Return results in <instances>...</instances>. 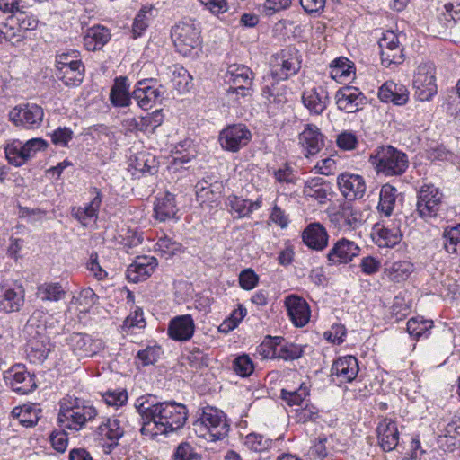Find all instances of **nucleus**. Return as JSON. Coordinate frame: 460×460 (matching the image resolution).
Segmentation results:
<instances>
[{"instance_id": "f257e3e1", "label": "nucleus", "mask_w": 460, "mask_h": 460, "mask_svg": "<svg viewBox=\"0 0 460 460\" xmlns=\"http://www.w3.org/2000/svg\"><path fill=\"white\" fill-rule=\"evenodd\" d=\"M135 407L141 416V434L151 438L181 429L188 419L184 404L174 401L158 402L152 394L137 398Z\"/></svg>"}, {"instance_id": "f03ea898", "label": "nucleus", "mask_w": 460, "mask_h": 460, "mask_svg": "<svg viewBox=\"0 0 460 460\" xmlns=\"http://www.w3.org/2000/svg\"><path fill=\"white\" fill-rule=\"evenodd\" d=\"M443 194L433 184H424L418 190L416 212L429 224L444 220L446 217Z\"/></svg>"}, {"instance_id": "7ed1b4c3", "label": "nucleus", "mask_w": 460, "mask_h": 460, "mask_svg": "<svg viewBox=\"0 0 460 460\" xmlns=\"http://www.w3.org/2000/svg\"><path fill=\"white\" fill-rule=\"evenodd\" d=\"M369 162L377 173L385 176H399L405 172L409 165L406 154L393 147H378L369 157Z\"/></svg>"}, {"instance_id": "20e7f679", "label": "nucleus", "mask_w": 460, "mask_h": 460, "mask_svg": "<svg viewBox=\"0 0 460 460\" xmlns=\"http://www.w3.org/2000/svg\"><path fill=\"white\" fill-rule=\"evenodd\" d=\"M193 429L199 437L211 441L225 438L229 432V425L226 422L223 411L213 407L202 410L200 416L192 423Z\"/></svg>"}, {"instance_id": "39448f33", "label": "nucleus", "mask_w": 460, "mask_h": 460, "mask_svg": "<svg viewBox=\"0 0 460 460\" xmlns=\"http://www.w3.org/2000/svg\"><path fill=\"white\" fill-rule=\"evenodd\" d=\"M301 62L299 51L295 47L288 46L271 57L270 73L264 76V80L268 81L270 78L276 81L287 80L298 73Z\"/></svg>"}, {"instance_id": "423d86ee", "label": "nucleus", "mask_w": 460, "mask_h": 460, "mask_svg": "<svg viewBox=\"0 0 460 460\" xmlns=\"http://www.w3.org/2000/svg\"><path fill=\"white\" fill-rule=\"evenodd\" d=\"M96 416L97 411L93 406L80 403L79 399L75 398L69 402V405L61 403L58 421L63 429L80 430Z\"/></svg>"}, {"instance_id": "0eeeda50", "label": "nucleus", "mask_w": 460, "mask_h": 460, "mask_svg": "<svg viewBox=\"0 0 460 460\" xmlns=\"http://www.w3.org/2000/svg\"><path fill=\"white\" fill-rule=\"evenodd\" d=\"M412 84L415 97L420 102L429 101L437 94L436 68L432 62H422L417 66Z\"/></svg>"}, {"instance_id": "6e6552de", "label": "nucleus", "mask_w": 460, "mask_h": 460, "mask_svg": "<svg viewBox=\"0 0 460 460\" xmlns=\"http://www.w3.org/2000/svg\"><path fill=\"white\" fill-rule=\"evenodd\" d=\"M200 29L193 21H183L172 30V39L177 51L188 56L199 45Z\"/></svg>"}, {"instance_id": "1a4fd4ad", "label": "nucleus", "mask_w": 460, "mask_h": 460, "mask_svg": "<svg viewBox=\"0 0 460 460\" xmlns=\"http://www.w3.org/2000/svg\"><path fill=\"white\" fill-rule=\"evenodd\" d=\"M400 218L383 220L374 225L372 238L379 247L392 248L402 239Z\"/></svg>"}, {"instance_id": "9d476101", "label": "nucleus", "mask_w": 460, "mask_h": 460, "mask_svg": "<svg viewBox=\"0 0 460 460\" xmlns=\"http://www.w3.org/2000/svg\"><path fill=\"white\" fill-rule=\"evenodd\" d=\"M251 139V131L246 125L242 123L227 126L219 135L222 148L231 152H237L246 146Z\"/></svg>"}, {"instance_id": "9b49d317", "label": "nucleus", "mask_w": 460, "mask_h": 460, "mask_svg": "<svg viewBox=\"0 0 460 460\" xmlns=\"http://www.w3.org/2000/svg\"><path fill=\"white\" fill-rule=\"evenodd\" d=\"M43 109L34 103L16 106L9 113L10 119L16 126H22L25 128H40L43 121Z\"/></svg>"}, {"instance_id": "f8f14e48", "label": "nucleus", "mask_w": 460, "mask_h": 460, "mask_svg": "<svg viewBox=\"0 0 460 460\" xmlns=\"http://www.w3.org/2000/svg\"><path fill=\"white\" fill-rule=\"evenodd\" d=\"M6 383L20 394H27L36 389L34 375H31L23 365L13 366L4 375Z\"/></svg>"}, {"instance_id": "ddd939ff", "label": "nucleus", "mask_w": 460, "mask_h": 460, "mask_svg": "<svg viewBox=\"0 0 460 460\" xmlns=\"http://www.w3.org/2000/svg\"><path fill=\"white\" fill-rule=\"evenodd\" d=\"M25 290L22 285H0V312H18L23 306Z\"/></svg>"}, {"instance_id": "4468645a", "label": "nucleus", "mask_w": 460, "mask_h": 460, "mask_svg": "<svg viewBox=\"0 0 460 460\" xmlns=\"http://www.w3.org/2000/svg\"><path fill=\"white\" fill-rule=\"evenodd\" d=\"M336 104L339 110L348 113L358 111L367 104V97L359 89L352 86L340 88L335 94Z\"/></svg>"}, {"instance_id": "2eb2a0df", "label": "nucleus", "mask_w": 460, "mask_h": 460, "mask_svg": "<svg viewBox=\"0 0 460 460\" xmlns=\"http://www.w3.org/2000/svg\"><path fill=\"white\" fill-rule=\"evenodd\" d=\"M67 342L73 352L80 358L93 357L104 349L102 340H93L90 335L79 332L72 333Z\"/></svg>"}, {"instance_id": "dca6fc26", "label": "nucleus", "mask_w": 460, "mask_h": 460, "mask_svg": "<svg viewBox=\"0 0 460 460\" xmlns=\"http://www.w3.org/2000/svg\"><path fill=\"white\" fill-rule=\"evenodd\" d=\"M298 143L305 157L314 156L324 146V136L320 128L314 124H306L298 136Z\"/></svg>"}, {"instance_id": "f3484780", "label": "nucleus", "mask_w": 460, "mask_h": 460, "mask_svg": "<svg viewBox=\"0 0 460 460\" xmlns=\"http://www.w3.org/2000/svg\"><path fill=\"white\" fill-rule=\"evenodd\" d=\"M331 221L340 229L350 230L358 228L363 218L359 210L354 208L349 201H345L332 215Z\"/></svg>"}, {"instance_id": "a211bd4d", "label": "nucleus", "mask_w": 460, "mask_h": 460, "mask_svg": "<svg viewBox=\"0 0 460 460\" xmlns=\"http://www.w3.org/2000/svg\"><path fill=\"white\" fill-rule=\"evenodd\" d=\"M30 338L27 341V353L35 361H44L51 350L49 338L39 330L34 332L32 325L26 327Z\"/></svg>"}, {"instance_id": "6ab92c4d", "label": "nucleus", "mask_w": 460, "mask_h": 460, "mask_svg": "<svg viewBox=\"0 0 460 460\" xmlns=\"http://www.w3.org/2000/svg\"><path fill=\"white\" fill-rule=\"evenodd\" d=\"M360 248L346 238L338 240L329 251L327 260L330 265L348 263L358 256Z\"/></svg>"}, {"instance_id": "aec40b11", "label": "nucleus", "mask_w": 460, "mask_h": 460, "mask_svg": "<svg viewBox=\"0 0 460 460\" xmlns=\"http://www.w3.org/2000/svg\"><path fill=\"white\" fill-rule=\"evenodd\" d=\"M285 306L292 323L296 327H303L308 323L311 310L308 303L297 295H289L285 298Z\"/></svg>"}, {"instance_id": "412c9836", "label": "nucleus", "mask_w": 460, "mask_h": 460, "mask_svg": "<svg viewBox=\"0 0 460 460\" xmlns=\"http://www.w3.org/2000/svg\"><path fill=\"white\" fill-rule=\"evenodd\" d=\"M157 265V260L153 256H137L127 269V279L134 283L146 280Z\"/></svg>"}, {"instance_id": "4be33fe9", "label": "nucleus", "mask_w": 460, "mask_h": 460, "mask_svg": "<svg viewBox=\"0 0 460 460\" xmlns=\"http://www.w3.org/2000/svg\"><path fill=\"white\" fill-rule=\"evenodd\" d=\"M337 183L342 195L349 201L362 198L366 191L365 181L358 174L341 173Z\"/></svg>"}, {"instance_id": "5701e85b", "label": "nucleus", "mask_w": 460, "mask_h": 460, "mask_svg": "<svg viewBox=\"0 0 460 460\" xmlns=\"http://www.w3.org/2000/svg\"><path fill=\"white\" fill-rule=\"evenodd\" d=\"M151 81L152 79L139 81L132 93V98L137 101L138 106L143 110H148L160 102L164 93L158 88L146 84L147 82Z\"/></svg>"}, {"instance_id": "b1692460", "label": "nucleus", "mask_w": 460, "mask_h": 460, "mask_svg": "<svg viewBox=\"0 0 460 460\" xmlns=\"http://www.w3.org/2000/svg\"><path fill=\"white\" fill-rule=\"evenodd\" d=\"M328 93L323 87L305 89L302 94V102L312 115H321L327 108Z\"/></svg>"}, {"instance_id": "393cba45", "label": "nucleus", "mask_w": 460, "mask_h": 460, "mask_svg": "<svg viewBox=\"0 0 460 460\" xmlns=\"http://www.w3.org/2000/svg\"><path fill=\"white\" fill-rule=\"evenodd\" d=\"M302 239L308 248L314 251H323L328 245L329 235L322 224L311 223L304 229Z\"/></svg>"}, {"instance_id": "a878e982", "label": "nucleus", "mask_w": 460, "mask_h": 460, "mask_svg": "<svg viewBox=\"0 0 460 460\" xmlns=\"http://www.w3.org/2000/svg\"><path fill=\"white\" fill-rule=\"evenodd\" d=\"M195 324L190 314L176 316L170 321L168 335L174 341H189L194 333Z\"/></svg>"}, {"instance_id": "bb28decb", "label": "nucleus", "mask_w": 460, "mask_h": 460, "mask_svg": "<svg viewBox=\"0 0 460 460\" xmlns=\"http://www.w3.org/2000/svg\"><path fill=\"white\" fill-rule=\"evenodd\" d=\"M380 447L384 451L394 450L399 442V431L396 423L391 419L382 420L376 428Z\"/></svg>"}, {"instance_id": "cd10ccee", "label": "nucleus", "mask_w": 460, "mask_h": 460, "mask_svg": "<svg viewBox=\"0 0 460 460\" xmlns=\"http://www.w3.org/2000/svg\"><path fill=\"white\" fill-rule=\"evenodd\" d=\"M378 97L383 102H393L395 105H403L409 99L407 89L393 81L385 82L379 88Z\"/></svg>"}, {"instance_id": "c85d7f7f", "label": "nucleus", "mask_w": 460, "mask_h": 460, "mask_svg": "<svg viewBox=\"0 0 460 460\" xmlns=\"http://www.w3.org/2000/svg\"><path fill=\"white\" fill-rule=\"evenodd\" d=\"M304 194L315 199L320 204H324L332 197V190L329 183L321 177H314L305 183Z\"/></svg>"}, {"instance_id": "c756f323", "label": "nucleus", "mask_w": 460, "mask_h": 460, "mask_svg": "<svg viewBox=\"0 0 460 460\" xmlns=\"http://www.w3.org/2000/svg\"><path fill=\"white\" fill-rule=\"evenodd\" d=\"M331 372L342 381L351 382L358 373V360L353 356L340 358L333 362Z\"/></svg>"}, {"instance_id": "7c9ffc66", "label": "nucleus", "mask_w": 460, "mask_h": 460, "mask_svg": "<svg viewBox=\"0 0 460 460\" xmlns=\"http://www.w3.org/2000/svg\"><path fill=\"white\" fill-rule=\"evenodd\" d=\"M111 40V33L103 26L97 25L87 29L84 36V45L89 51L100 50Z\"/></svg>"}, {"instance_id": "2f4dec72", "label": "nucleus", "mask_w": 460, "mask_h": 460, "mask_svg": "<svg viewBox=\"0 0 460 460\" xmlns=\"http://www.w3.org/2000/svg\"><path fill=\"white\" fill-rule=\"evenodd\" d=\"M55 75L65 85L77 86L84 80V66L82 60H77L72 63V65L56 71Z\"/></svg>"}, {"instance_id": "473e14b6", "label": "nucleus", "mask_w": 460, "mask_h": 460, "mask_svg": "<svg viewBox=\"0 0 460 460\" xmlns=\"http://www.w3.org/2000/svg\"><path fill=\"white\" fill-rule=\"evenodd\" d=\"M154 211L156 219L162 222L174 217L177 213L174 195L165 192L164 196L156 198Z\"/></svg>"}, {"instance_id": "72a5a7b5", "label": "nucleus", "mask_w": 460, "mask_h": 460, "mask_svg": "<svg viewBox=\"0 0 460 460\" xmlns=\"http://www.w3.org/2000/svg\"><path fill=\"white\" fill-rule=\"evenodd\" d=\"M121 421L117 418L107 419L97 428V434L101 438H105L111 441V447L118 445L119 439L124 435V429L120 425Z\"/></svg>"}, {"instance_id": "f704fd0d", "label": "nucleus", "mask_w": 460, "mask_h": 460, "mask_svg": "<svg viewBox=\"0 0 460 460\" xmlns=\"http://www.w3.org/2000/svg\"><path fill=\"white\" fill-rule=\"evenodd\" d=\"M226 78L233 85L252 86L253 81V73L246 66L233 64L227 68Z\"/></svg>"}, {"instance_id": "c9c22d12", "label": "nucleus", "mask_w": 460, "mask_h": 460, "mask_svg": "<svg viewBox=\"0 0 460 460\" xmlns=\"http://www.w3.org/2000/svg\"><path fill=\"white\" fill-rule=\"evenodd\" d=\"M441 239L447 254L460 256V224L445 227Z\"/></svg>"}, {"instance_id": "e433bc0d", "label": "nucleus", "mask_w": 460, "mask_h": 460, "mask_svg": "<svg viewBox=\"0 0 460 460\" xmlns=\"http://www.w3.org/2000/svg\"><path fill=\"white\" fill-rule=\"evenodd\" d=\"M66 292L60 283L48 282L37 288L36 296L43 302H58L65 298Z\"/></svg>"}, {"instance_id": "4c0bfd02", "label": "nucleus", "mask_w": 460, "mask_h": 460, "mask_svg": "<svg viewBox=\"0 0 460 460\" xmlns=\"http://www.w3.org/2000/svg\"><path fill=\"white\" fill-rule=\"evenodd\" d=\"M96 196L93 200L84 208H73V216L84 226L88 225V220L97 217L98 210L102 203V193L95 189Z\"/></svg>"}, {"instance_id": "58836bf2", "label": "nucleus", "mask_w": 460, "mask_h": 460, "mask_svg": "<svg viewBox=\"0 0 460 460\" xmlns=\"http://www.w3.org/2000/svg\"><path fill=\"white\" fill-rule=\"evenodd\" d=\"M303 348L294 343L284 344L275 343L272 345L270 358L283 359L286 361L295 360L302 357Z\"/></svg>"}, {"instance_id": "ea45409f", "label": "nucleus", "mask_w": 460, "mask_h": 460, "mask_svg": "<svg viewBox=\"0 0 460 460\" xmlns=\"http://www.w3.org/2000/svg\"><path fill=\"white\" fill-rule=\"evenodd\" d=\"M397 196V190L390 184L382 186L379 195L377 209L385 217H390L394 211Z\"/></svg>"}, {"instance_id": "a19ab883", "label": "nucleus", "mask_w": 460, "mask_h": 460, "mask_svg": "<svg viewBox=\"0 0 460 460\" xmlns=\"http://www.w3.org/2000/svg\"><path fill=\"white\" fill-rule=\"evenodd\" d=\"M130 96L126 86V78H116L110 93V100L114 106L126 107L130 103Z\"/></svg>"}, {"instance_id": "79ce46f5", "label": "nucleus", "mask_w": 460, "mask_h": 460, "mask_svg": "<svg viewBox=\"0 0 460 460\" xmlns=\"http://www.w3.org/2000/svg\"><path fill=\"white\" fill-rule=\"evenodd\" d=\"M9 23H15L22 31H33L38 27L39 20L31 13L22 10H17L7 19Z\"/></svg>"}, {"instance_id": "37998d69", "label": "nucleus", "mask_w": 460, "mask_h": 460, "mask_svg": "<svg viewBox=\"0 0 460 460\" xmlns=\"http://www.w3.org/2000/svg\"><path fill=\"white\" fill-rule=\"evenodd\" d=\"M413 270V265L406 261L394 262L389 269L388 277L394 282L405 280Z\"/></svg>"}, {"instance_id": "c03bdc74", "label": "nucleus", "mask_w": 460, "mask_h": 460, "mask_svg": "<svg viewBox=\"0 0 460 460\" xmlns=\"http://www.w3.org/2000/svg\"><path fill=\"white\" fill-rule=\"evenodd\" d=\"M433 326L432 321L412 317L407 323V332L411 336L419 339L426 335L427 332Z\"/></svg>"}, {"instance_id": "a18cd8bd", "label": "nucleus", "mask_w": 460, "mask_h": 460, "mask_svg": "<svg viewBox=\"0 0 460 460\" xmlns=\"http://www.w3.org/2000/svg\"><path fill=\"white\" fill-rule=\"evenodd\" d=\"M262 88V96L269 102H283L282 94H283V87L279 85V81L272 80L271 78L268 81Z\"/></svg>"}, {"instance_id": "49530a36", "label": "nucleus", "mask_w": 460, "mask_h": 460, "mask_svg": "<svg viewBox=\"0 0 460 460\" xmlns=\"http://www.w3.org/2000/svg\"><path fill=\"white\" fill-rule=\"evenodd\" d=\"M232 368L238 376L247 377L253 372L254 366L251 358L243 354L233 360Z\"/></svg>"}, {"instance_id": "de8ad7c7", "label": "nucleus", "mask_w": 460, "mask_h": 460, "mask_svg": "<svg viewBox=\"0 0 460 460\" xmlns=\"http://www.w3.org/2000/svg\"><path fill=\"white\" fill-rule=\"evenodd\" d=\"M5 155L8 162L15 166H21L28 160L20 142L8 145L5 147Z\"/></svg>"}, {"instance_id": "09e8293b", "label": "nucleus", "mask_w": 460, "mask_h": 460, "mask_svg": "<svg viewBox=\"0 0 460 460\" xmlns=\"http://www.w3.org/2000/svg\"><path fill=\"white\" fill-rule=\"evenodd\" d=\"M245 445L253 451L262 452L271 447L272 439L258 433H250L245 437Z\"/></svg>"}, {"instance_id": "8fccbe9b", "label": "nucleus", "mask_w": 460, "mask_h": 460, "mask_svg": "<svg viewBox=\"0 0 460 460\" xmlns=\"http://www.w3.org/2000/svg\"><path fill=\"white\" fill-rule=\"evenodd\" d=\"M352 68L353 66L348 58L343 57L338 58L333 60L331 66V76L335 80L341 77H348Z\"/></svg>"}, {"instance_id": "3c124183", "label": "nucleus", "mask_w": 460, "mask_h": 460, "mask_svg": "<svg viewBox=\"0 0 460 460\" xmlns=\"http://www.w3.org/2000/svg\"><path fill=\"white\" fill-rule=\"evenodd\" d=\"M174 460H202L195 447L189 442H181L178 445L173 454Z\"/></svg>"}, {"instance_id": "603ef678", "label": "nucleus", "mask_w": 460, "mask_h": 460, "mask_svg": "<svg viewBox=\"0 0 460 460\" xmlns=\"http://www.w3.org/2000/svg\"><path fill=\"white\" fill-rule=\"evenodd\" d=\"M309 394L306 387L301 385L297 390L289 392L286 389L281 390V398L289 406L300 405L305 397Z\"/></svg>"}, {"instance_id": "864d4df0", "label": "nucleus", "mask_w": 460, "mask_h": 460, "mask_svg": "<svg viewBox=\"0 0 460 460\" xmlns=\"http://www.w3.org/2000/svg\"><path fill=\"white\" fill-rule=\"evenodd\" d=\"M402 48L389 49L388 51L380 49L383 66L389 67L392 64H401L403 61Z\"/></svg>"}, {"instance_id": "5fc2aeb1", "label": "nucleus", "mask_w": 460, "mask_h": 460, "mask_svg": "<svg viewBox=\"0 0 460 460\" xmlns=\"http://www.w3.org/2000/svg\"><path fill=\"white\" fill-rule=\"evenodd\" d=\"M150 123L147 115L132 118L125 121L127 129L130 132H151Z\"/></svg>"}, {"instance_id": "6e6d98bb", "label": "nucleus", "mask_w": 460, "mask_h": 460, "mask_svg": "<svg viewBox=\"0 0 460 460\" xmlns=\"http://www.w3.org/2000/svg\"><path fill=\"white\" fill-rule=\"evenodd\" d=\"M249 200L239 198L237 196H232L228 199V204L231 207L232 210L234 211L238 217H243L249 216L251 214V209L249 208Z\"/></svg>"}, {"instance_id": "4d7b16f0", "label": "nucleus", "mask_w": 460, "mask_h": 460, "mask_svg": "<svg viewBox=\"0 0 460 460\" xmlns=\"http://www.w3.org/2000/svg\"><path fill=\"white\" fill-rule=\"evenodd\" d=\"M161 349L159 347L148 346L145 349L139 350L137 357L142 362L143 366H148L157 361Z\"/></svg>"}, {"instance_id": "13d9d810", "label": "nucleus", "mask_w": 460, "mask_h": 460, "mask_svg": "<svg viewBox=\"0 0 460 460\" xmlns=\"http://www.w3.org/2000/svg\"><path fill=\"white\" fill-rule=\"evenodd\" d=\"M156 247L158 251L171 256L181 251V244L167 236H164L159 238Z\"/></svg>"}, {"instance_id": "bf43d9fd", "label": "nucleus", "mask_w": 460, "mask_h": 460, "mask_svg": "<svg viewBox=\"0 0 460 460\" xmlns=\"http://www.w3.org/2000/svg\"><path fill=\"white\" fill-rule=\"evenodd\" d=\"M74 132L66 127L58 128L51 134V141L55 145L66 146L68 142L73 138Z\"/></svg>"}, {"instance_id": "052dcab7", "label": "nucleus", "mask_w": 460, "mask_h": 460, "mask_svg": "<svg viewBox=\"0 0 460 460\" xmlns=\"http://www.w3.org/2000/svg\"><path fill=\"white\" fill-rule=\"evenodd\" d=\"M336 143L343 150H353L358 144L357 137L349 131H343L337 136Z\"/></svg>"}, {"instance_id": "680f3d73", "label": "nucleus", "mask_w": 460, "mask_h": 460, "mask_svg": "<svg viewBox=\"0 0 460 460\" xmlns=\"http://www.w3.org/2000/svg\"><path fill=\"white\" fill-rule=\"evenodd\" d=\"M146 326V321L144 314L141 308H136L124 321L123 328L130 329L133 327L144 328Z\"/></svg>"}, {"instance_id": "e2e57ef3", "label": "nucleus", "mask_w": 460, "mask_h": 460, "mask_svg": "<svg viewBox=\"0 0 460 460\" xmlns=\"http://www.w3.org/2000/svg\"><path fill=\"white\" fill-rule=\"evenodd\" d=\"M107 404L112 406H121L128 401V393L126 390L108 391L103 394Z\"/></svg>"}, {"instance_id": "0e129e2a", "label": "nucleus", "mask_w": 460, "mask_h": 460, "mask_svg": "<svg viewBox=\"0 0 460 460\" xmlns=\"http://www.w3.org/2000/svg\"><path fill=\"white\" fill-rule=\"evenodd\" d=\"M146 13V11L142 9L134 19V22L132 25V33L135 39L140 37L148 27Z\"/></svg>"}, {"instance_id": "69168bd1", "label": "nucleus", "mask_w": 460, "mask_h": 460, "mask_svg": "<svg viewBox=\"0 0 460 460\" xmlns=\"http://www.w3.org/2000/svg\"><path fill=\"white\" fill-rule=\"evenodd\" d=\"M46 147L47 142L42 138H32L22 146L27 159L32 157L36 152L44 150Z\"/></svg>"}, {"instance_id": "338daca9", "label": "nucleus", "mask_w": 460, "mask_h": 460, "mask_svg": "<svg viewBox=\"0 0 460 460\" xmlns=\"http://www.w3.org/2000/svg\"><path fill=\"white\" fill-rule=\"evenodd\" d=\"M380 49L388 51L389 49L402 48L398 40V36L391 31H387L378 41Z\"/></svg>"}, {"instance_id": "774afa93", "label": "nucleus", "mask_w": 460, "mask_h": 460, "mask_svg": "<svg viewBox=\"0 0 460 460\" xmlns=\"http://www.w3.org/2000/svg\"><path fill=\"white\" fill-rule=\"evenodd\" d=\"M258 279V276L250 269L243 270L239 276L240 286L245 290L252 289L257 285Z\"/></svg>"}]
</instances>
